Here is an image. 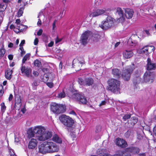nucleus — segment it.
<instances>
[{
  "label": "nucleus",
  "instance_id": "nucleus-43",
  "mask_svg": "<svg viewBox=\"0 0 156 156\" xmlns=\"http://www.w3.org/2000/svg\"><path fill=\"white\" fill-rule=\"evenodd\" d=\"M106 103V100L102 101L99 105V106L101 107L103 105H105Z\"/></svg>",
  "mask_w": 156,
  "mask_h": 156
},
{
  "label": "nucleus",
  "instance_id": "nucleus-42",
  "mask_svg": "<svg viewBox=\"0 0 156 156\" xmlns=\"http://www.w3.org/2000/svg\"><path fill=\"white\" fill-rule=\"evenodd\" d=\"M20 49L21 50V55L22 56L23 55H24L25 53V52L24 51V49L23 47H20Z\"/></svg>",
  "mask_w": 156,
  "mask_h": 156
},
{
  "label": "nucleus",
  "instance_id": "nucleus-22",
  "mask_svg": "<svg viewBox=\"0 0 156 156\" xmlns=\"http://www.w3.org/2000/svg\"><path fill=\"white\" fill-rule=\"evenodd\" d=\"M12 72V70H11L10 69H8L5 71V76L7 79L10 80L11 78Z\"/></svg>",
  "mask_w": 156,
  "mask_h": 156
},
{
  "label": "nucleus",
  "instance_id": "nucleus-27",
  "mask_svg": "<svg viewBox=\"0 0 156 156\" xmlns=\"http://www.w3.org/2000/svg\"><path fill=\"white\" fill-rule=\"evenodd\" d=\"M30 55L29 54H27L25 55L22 60V64L25 63L27 60L29 59Z\"/></svg>",
  "mask_w": 156,
  "mask_h": 156
},
{
  "label": "nucleus",
  "instance_id": "nucleus-9",
  "mask_svg": "<svg viewBox=\"0 0 156 156\" xmlns=\"http://www.w3.org/2000/svg\"><path fill=\"white\" fill-rule=\"evenodd\" d=\"M78 82L81 85L87 86L92 85L94 83V80L92 78H87L83 80L81 78H79Z\"/></svg>",
  "mask_w": 156,
  "mask_h": 156
},
{
  "label": "nucleus",
  "instance_id": "nucleus-47",
  "mask_svg": "<svg viewBox=\"0 0 156 156\" xmlns=\"http://www.w3.org/2000/svg\"><path fill=\"white\" fill-rule=\"evenodd\" d=\"M48 79V75L47 74H45L44 75L43 78V80L44 82H45L46 81H47Z\"/></svg>",
  "mask_w": 156,
  "mask_h": 156
},
{
  "label": "nucleus",
  "instance_id": "nucleus-39",
  "mask_svg": "<svg viewBox=\"0 0 156 156\" xmlns=\"http://www.w3.org/2000/svg\"><path fill=\"white\" fill-rule=\"evenodd\" d=\"M3 93V87L2 85H0V96H2Z\"/></svg>",
  "mask_w": 156,
  "mask_h": 156
},
{
  "label": "nucleus",
  "instance_id": "nucleus-33",
  "mask_svg": "<svg viewBox=\"0 0 156 156\" xmlns=\"http://www.w3.org/2000/svg\"><path fill=\"white\" fill-rule=\"evenodd\" d=\"M66 94L64 92L62 91L58 94V97L59 98H62L65 97Z\"/></svg>",
  "mask_w": 156,
  "mask_h": 156
},
{
  "label": "nucleus",
  "instance_id": "nucleus-15",
  "mask_svg": "<svg viewBox=\"0 0 156 156\" xmlns=\"http://www.w3.org/2000/svg\"><path fill=\"white\" fill-rule=\"evenodd\" d=\"M156 68V63H154L148 58L147 59V69L148 70H154Z\"/></svg>",
  "mask_w": 156,
  "mask_h": 156
},
{
  "label": "nucleus",
  "instance_id": "nucleus-19",
  "mask_svg": "<svg viewBox=\"0 0 156 156\" xmlns=\"http://www.w3.org/2000/svg\"><path fill=\"white\" fill-rule=\"evenodd\" d=\"M133 11L132 9H127L125 10V16L128 19H130L133 16Z\"/></svg>",
  "mask_w": 156,
  "mask_h": 156
},
{
  "label": "nucleus",
  "instance_id": "nucleus-34",
  "mask_svg": "<svg viewBox=\"0 0 156 156\" xmlns=\"http://www.w3.org/2000/svg\"><path fill=\"white\" fill-rule=\"evenodd\" d=\"M132 136V133L130 130H128L125 133V137L127 138H129L130 136Z\"/></svg>",
  "mask_w": 156,
  "mask_h": 156
},
{
  "label": "nucleus",
  "instance_id": "nucleus-55",
  "mask_svg": "<svg viewBox=\"0 0 156 156\" xmlns=\"http://www.w3.org/2000/svg\"><path fill=\"white\" fill-rule=\"evenodd\" d=\"M69 114H70L73 115H75V116L76 115V113L73 111H70L69 112Z\"/></svg>",
  "mask_w": 156,
  "mask_h": 156
},
{
  "label": "nucleus",
  "instance_id": "nucleus-3",
  "mask_svg": "<svg viewBox=\"0 0 156 156\" xmlns=\"http://www.w3.org/2000/svg\"><path fill=\"white\" fill-rule=\"evenodd\" d=\"M108 86L107 89L115 93H118L120 90V82L114 79H111L108 81Z\"/></svg>",
  "mask_w": 156,
  "mask_h": 156
},
{
  "label": "nucleus",
  "instance_id": "nucleus-37",
  "mask_svg": "<svg viewBox=\"0 0 156 156\" xmlns=\"http://www.w3.org/2000/svg\"><path fill=\"white\" fill-rule=\"evenodd\" d=\"M134 148V147L131 146V147H128L127 148H126V149L125 151L126 152H131L132 153L133 151H132L133 150Z\"/></svg>",
  "mask_w": 156,
  "mask_h": 156
},
{
  "label": "nucleus",
  "instance_id": "nucleus-5",
  "mask_svg": "<svg viewBox=\"0 0 156 156\" xmlns=\"http://www.w3.org/2000/svg\"><path fill=\"white\" fill-rule=\"evenodd\" d=\"M59 119L64 125L67 127H71L74 123V121L72 118L65 115L60 116Z\"/></svg>",
  "mask_w": 156,
  "mask_h": 156
},
{
  "label": "nucleus",
  "instance_id": "nucleus-18",
  "mask_svg": "<svg viewBox=\"0 0 156 156\" xmlns=\"http://www.w3.org/2000/svg\"><path fill=\"white\" fill-rule=\"evenodd\" d=\"M137 37L136 36L133 35L131 36L128 40V44L132 46L135 45L137 42L135 39Z\"/></svg>",
  "mask_w": 156,
  "mask_h": 156
},
{
  "label": "nucleus",
  "instance_id": "nucleus-12",
  "mask_svg": "<svg viewBox=\"0 0 156 156\" xmlns=\"http://www.w3.org/2000/svg\"><path fill=\"white\" fill-rule=\"evenodd\" d=\"M21 71L22 73H24L26 76L28 77L32 78V75L31 73L32 70L30 68H26L25 66L22 65L21 68Z\"/></svg>",
  "mask_w": 156,
  "mask_h": 156
},
{
  "label": "nucleus",
  "instance_id": "nucleus-52",
  "mask_svg": "<svg viewBox=\"0 0 156 156\" xmlns=\"http://www.w3.org/2000/svg\"><path fill=\"white\" fill-rule=\"evenodd\" d=\"M8 58L9 60H11L13 58V55H9L8 56Z\"/></svg>",
  "mask_w": 156,
  "mask_h": 156
},
{
  "label": "nucleus",
  "instance_id": "nucleus-13",
  "mask_svg": "<svg viewBox=\"0 0 156 156\" xmlns=\"http://www.w3.org/2000/svg\"><path fill=\"white\" fill-rule=\"evenodd\" d=\"M46 142H44L42 144L39 146V152L43 154H45L48 153V147Z\"/></svg>",
  "mask_w": 156,
  "mask_h": 156
},
{
  "label": "nucleus",
  "instance_id": "nucleus-56",
  "mask_svg": "<svg viewBox=\"0 0 156 156\" xmlns=\"http://www.w3.org/2000/svg\"><path fill=\"white\" fill-rule=\"evenodd\" d=\"M56 21V20H55L52 26H53V30H54V29L56 27L55 22Z\"/></svg>",
  "mask_w": 156,
  "mask_h": 156
},
{
  "label": "nucleus",
  "instance_id": "nucleus-62",
  "mask_svg": "<svg viewBox=\"0 0 156 156\" xmlns=\"http://www.w3.org/2000/svg\"><path fill=\"white\" fill-rule=\"evenodd\" d=\"M59 68H60V69H62V63L61 62H60V63L59 66Z\"/></svg>",
  "mask_w": 156,
  "mask_h": 156
},
{
  "label": "nucleus",
  "instance_id": "nucleus-8",
  "mask_svg": "<svg viewBox=\"0 0 156 156\" xmlns=\"http://www.w3.org/2000/svg\"><path fill=\"white\" fill-rule=\"evenodd\" d=\"M46 142L48 153H52L58 151V147L55 143L51 141Z\"/></svg>",
  "mask_w": 156,
  "mask_h": 156
},
{
  "label": "nucleus",
  "instance_id": "nucleus-60",
  "mask_svg": "<svg viewBox=\"0 0 156 156\" xmlns=\"http://www.w3.org/2000/svg\"><path fill=\"white\" fill-rule=\"evenodd\" d=\"M21 112H22V113L24 114L25 113L26 111V109L25 108H23L21 110Z\"/></svg>",
  "mask_w": 156,
  "mask_h": 156
},
{
  "label": "nucleus",
  "instance_id": "nucleus-30",
  "mask_svg": "<svg viewBox=\"0 0 156 156\" xmlns=\"http://www.w3.org/2000/svg\"><path fill=\"white\" fill-rule=\"evenodd\" d=\"M147 46L149 54L152 51H154L155 49V48L153 46L147 45Z\"/></svg>",
  "mask_w": 156,
  "mask_h": 156
},
{
  "label": "nucleus",
  "instance_id": "nucleus-4",
  "mask_svg": "<svg viewBox=\"0 0 156 156\" xmlns=\"http://www.w3.org/2000/svg\"><path fill=\"white\" fill-rule=\"evenodd\" d=\"M115 21V20L113 18L110 16H108L99 25V27L103 30H106L113 27Z\"/></svg>",
  "mask_w": 156,
  "mask_h": 156
},
{
  "label": "nucleus",
  "instance_id": "nucleus-44",
  "mask_svg": "<svg viewBox=\"0 0 156 156\" xmlns=\"http://www.w3.org/2000/svg\"><path fill=\"white\" fill-rule=\"evenodd\" d=\"M1 109L2 110L4 111L6 108V107L5 106V104L4 102H2L1 104Z\"/></svg>",
  "mask_w": 156,
  "mask_h": 156
},
{
  "label": "nucleus",
  "instance_id": "nucleus-63",
  "mask_svg": "<svg viewBox=\"0 0 156 156\" xmlns=\"http://www.w3.org/2000/svg\"><path fill=\"white\" fill-rule=\"evenodd\" d=\"M120 44V42H117L115 44V47H117Z\"/></svg>",
  "mask_w": 156,
  "mask_h": 156
},
{
  "label": "nucleus",
  "instance_id": "nucleus-58",
  "mask_svg": "<svg viewBox=\"0 0 156 156\" xmlns=\"http://www.w3.org/2000/svg\"><path fill=\"white\" fill-rule=\"evenodd\" d=\"M8 46L9 48H12L13 46V44L12 43H10Z\"/></svg>",
  "mask_w": 156,
  "mask_h": 156
},
{
  "label": "nucleus",
  "instance_id": "nucleus-7",
  "mask_svg": "<svg viewBox=\"0 0 156 156\" xmlns=\"http://www.w3.org/2000/svg\"><path fill=\"white\" fill-rule=\"evenodd\" d=\"M154 74L151 72H146L144 76L143 82L150 83L153 82L154 78Z\"/></svg>",
  "mask_w": 156,
  "mask_h": 156
},
{
  "label": "nucleus",
  "instance_id": "nucleus-1",
  "mask_svg": "<svg viewBox=\"0 0 156 156\" xmlns=\"http://www.w3.org/2000/svg\"><path fill=\"white\" fill-rule=\"evenodd\" d=\"M35 136L39 141H44L51 138L52 134L51 131H46L45 128L41 126H35L33 129H29L27 132V136L29 138Z\"/></svg>",
  "mask_w": 156,
  "mask_h": 156
},
{
  "label": "nucleus",
  "instance_id": "nucleus-14",
  "mask_svg": "<svg viewBox=\"0 0 156 156\" xmlns=\"http://www.w3.org/2000/svg\"><path fill=\"white\" fill-rule=\"evenodd\" d=\"M38 142L36 139L32 138L30 140L28 145V148L30 149H34L37 146Z\"/></svg>",
  "mask_w": 156,
  "mask_h": 156
},
{
  "label": "nucleus",
  "instance_id": "nucleus-41",
  "mask_svg": "<svg viewBox=\"0 0 156 156\" xmlns=\"http://www.w3.org/2000/svg\"><path fill=\"white\" fill-rule=\"evenodd\" d=\"M20 20L19 19H17L16 21V23L17 24V26H23V25L20 24Z\"/></svg>",
  "mask_w": 156,
  "mask_h": 156
},
{
  "label": "nucleus",
  "instance_id": "nucleus-49",
  "mask_svg": "<svg viewBox=\"0 0 156 156\" xmlns=\"http://www.w3.org/2000/svg\"><path fill=\"white\" fill-rule=\"evenodd\" d=\"M33 73V75L34 76H38L39 75L37 71H34Z\"/></svg>",
  "mask_w": 156,
  "mask_h": 156
},
{
  "label": "nucleus",
  "instance_id": "nucleus-26",
  "mask_svg": "<svg viewBox=\"0 0 156 156\" xmlns=\"http://www.w3.org/2000/svg\"><path fill=\"white\" fill-rule=\"evenodd\" d=\"M140 51L141 53H145L146 55L149 54L147 46L142 48L140 50Z\"/></svg>",
  "mask_w": 156,
  "mask_h": 156
},
{
  "label": "nucleus",
  "instance_id": "nucleus-29",
  "mask_svg": "<svg viewBox=\"0 0 156 156\" xmlns=\"http://www.w3.org/2000/svg\"><path fill=\"white\" fill-rule=\"evenodd\" d=\"M24 8L23 7H21L19 10L17 14V16L20 17L22 15Z\"/></svg>",
  "mask_w": 156,
  "mask_h": 156
},
{
  "label": "nucleus",
  "instance_id": "nucleus-6",
  "mask_svg": "<svg viewBox=\"0 0 156 156\" xmlns=\"http://www.w3.org/2000/svg\"><path fill=\"white\" fill-rule=\"evenodd\" d=\"M51 109L53 112L59 114L65 112L66 108L62 105L53 103L51 106Z\"/></svg>",
  "mask_w": 156,
  "mask_h": 156
},
{
  "label": "nucleus",
  "instance_id": "nucleus-38",
  "mask_svg": "<svg viewBox=\"0 0 156 156\" xmlns=\"http://www.w3.org/2000/svg\"><path fill=\"white\" fill-rule=\"evenodd\" d=\"M17 28H14V31L16 33H19L20 30H22V29H20L21 27L20 26H17Z\"/></svg>",
  "mask_w": 156,
  "mask_h": 156
},
{
  "label": "nucleus",
  "instance_id": "nucleus-36",
  "mask_svg": "<svg viewBox=\"0 0 156 156\" xmlns=\"http://www.w3.org/2000/svg\"><path fill=\"white\" fill-rule=\"evenodd\" d=\"M139 148L136 147H134V148L133 150V151L132 152V154H137L139 152Z\"/></svg>",
  "mask_w": 156,
  "mask_h": 156
},
{
  "label": "nucleus",
  "instance_id": "nucleus-51",
  "mask_svg": "<svg viewBox=\"0 0 156 156\" xmlns=\"http://www.w3.org/2000/svg\"><path fill=\"white\" fill-rule=\"evenodd\" d=\"M54 42L52 41H51L50 43H49L48 44V46L49 47H52L54 44Z\"/></svg>",
  "mask_w": 156,
  "mask_h": 156
},
{
  "label": "nucleus",
  "instance_id": "nucleus-57",
  "mask_svg": "<svg viewBox=\"0 0 156 156\" xmlns=\"http://www.w3.org/2000/svg\"><path fill=\"white\" fill-rule=\"evenodd\" d=\"M62 40V39H58V37L55 40V43H57L60 41H61Z\"/></svg>",
  "mask_w": 156,
  "mask_h": 156
},
{
  "label": "nucleus",
  "instance_id": "nucleus-20",
  "mask_svg": "<svg viewBox=\"0 0 156 156\" xmlns=\"http://www.w3.org/2000/svg\"><path fill=\"white\" fill-rule=\"evenodd\" d=\"M123 55L125 58L127 59L132 57L133 55V53L131 51L125 50L124 51Z\"/></svg>",
  "mask_w": 156,
  "mask_h": 156
},
{
  "label": "nucleus",
  "instance_id": "nucleus-11",
  "mask_svg": "<svg viewBox=\"0 0 156 156\" xmlns=\"http://www.w3.org/2000/svg\"><path fill=\"white\" fill-rule=\"evenodd\" d=\"M115 142L117 145L121 148H125L128 145L127 142L124 140L120 138H117Z\"/></svg>",
  "mask_w": 156,
  "mask_h": 156
},
{
  "label": "nucleus",
  "instance_id": "nucleus-10",
  "mask_svg": "<svg viewBox=\"0 0 156 156\" xmlns=\"http://www.w3.org/2000/svg\"><path fill=\"white\" fill-rule=\"evenodd\" d=\"M91 33L90 31H87L85 32L82 35L80 41V43L83 45L86 44L87 42V40Z\"/></svg>",
  "mask_w": 156,
  "mask_h": 156
},
{
  "label": "nucleus",
  "instance_id": "nucleus-32",
  "mask_svg": "<svg viewBox=\"0 0 156 156\" xmlns=\"http://www.w3.org/2000/svg\"><path fill=\"white\" fill-rule=\"evenodd\" d=\"M34 64L35 66L38 67H40L41 66V62L38 60H36L34 62Z\"/></svg>",
  "mask_w": 156,
  "mask_h": 156
},
{
  "label": "nucleus",
  "instance_id": "nucleus-23",
  "mask_svg": "<svg viewBox=\"0 0 156 156\" xmlns=\"http://www.w3.org/2000/svg\"><path fill=\"white\" fill-rule=\"evenodd\" d=\"M53 140L58 143L61 144L62 143V140L57 135H54L52 138Z\"/></svg>",
  "mask_w": 156,
  "mask_h": 156
},
{
  "label": "nucleus",
  "instance_id": "nucleus-61",
  "mask_svg": "<svg viewBox=\"0 0 156 156\" xmlns=\"http://www.w3.org/2000/svg\"><path fill=\"white\" fill-rule=\"evenodd\" d=\"M10 28L11 29H13V30H14V28H15V26H14V25H13L12 24L10 26Z\"/></svg>",
  "mask_w": 156,
  "mask_h": 156
},
{
  "label": "nucleus",
  "instance_id": "nucleus-35",
  "mask_svg": "<svg viewBox=\"0 0 156 156\" xmlns=\"http://www.w3.org/2000/svg\"><path fill=\"white\" fill-rule=\"evenodd\" d=\"M6 6L3 3L0 4V12H3L6 9Z\"/></svg>",
  "mask_w": 156,
  "mask_h": 156
},
{
  "label": "nucleus",
  "instance_id": "nucleus-40",
  "mask_svg": "<svg viewBox=\"0 0 156 156\" xmlns=\"http://www.w3.org/2000/svg\"><path fill=\"white\" fill-rule=\"evenodd\" d=\"M131 115H125L123 117V119L124 121H126L127 119L129 118L130 117Z\"/></svg>",
  "mask_w": 156,
  "mask_h": 156
},
{
  "label": "nucleus",
  "instance_id": "nucleus-53",
  "mask_svg": "<svg viewBox=\"0 0 156 156\" xmlns=\"http://www.w3.org/2000/svg\"><path fill=\"white\" fill-rule=\"evenodd\" d=\"M13 98V95L12 94H10L9 95V101H11L12 99Z\"/></svg>",
  "mask_w": 156,
  "mask_h": 156
},
{
  "label": "nucleus",
  "instance_id": "nucleus-46",
  "mask_svg": "<svg viewBox=\"0 0 156 156\" xmlns=\"http://www.w3.org/2000/svg\"><path fill=\"white\" fill-rule=\"evenodd\" d=\"M82 63L81 62H79L78 61H77V62L76 64V65H75L74 64L73 65V66H78L79 67L82 66Z\"/></svg>",
  "mask_w": 156,
  "mask_h": 156
},
{
  "label": "nucleus",
  "instance_id": "nucleus-54",
  "mask_svg": "<svg viewBox=\"0 0 156 156\" xmlns=\"http://www.w3.org/2000/svg\"><path fill=\"white\" fill-rule=\"evenodd\" d=\"M25 41L24 40H23L22 41L21 43L20 44V47H23L22 46L23 44L25 43Z\"/></svg>",
  "mask_w": 156,
  "mask_h": 156
},
{
  "label": "nucleus",
  "instance_id": "nucleus-16",
  "mask_svg": "<svg viewBox=\"0 0 156 156\" xmlns=\"http://www.w3.org/2000/svg\"><path fill=\"white\" fill-rule=\"evenodd\" d=\"M117 11L118 14L120 16L118 19L119 22L121 23L124 22L125 18L124 15H123V11L121 8H119L117 9Z\"/></svg>",
  "mask_w": 156,
  "mask_h": 156
},
{
  "label": "nucleus",
  "instance_id": "nucleus-28",
  "mask_svg": "<svg viewBox=\"0 0 156 156\" xmlns=\"http://www.w3.org/2000/svg\"><path fill=\"white\" fill-rule=\"evenodd\" d=\"M15 101L17 103L20 104L21 103V97L17 94H15Z\"/></svg>",
  "mask_w": 156,
  "mask_h": 156
},
{
  "label": "nucleus",
  "instance_id": "nucleus-50",
  "mask_svg": "<svg viewBox=\"0 0 156 156\" xmlns=\"http://www.w3.org/2000/svg\"><path fill=\"white\" fill-rule=\"evenodd\" d=\"M38 42V40L37 38H36L34 40V44L35 45H37Z\"/></svg>",
  "mask_w": 156,
  "mask_h": 156
},
{
  "label": "nucleus",
  "instance_id": "nucleus-17",
  "mask_svg": "<svg viewBox=\"0 0 156 156\" xmlns=\"http://www.w3.org/2000/svg\"><path fill=\"white\" fill-rule=\"evenodd\" d=\"M105 11L103 9H97L95 11L91 12L90 16L92 17H96L101 15L105 12Z\"/></svg>",
  "mask_w": 156,
  "mask_h": 156
},
{
  "label": "nucleus",
  "instance_id": "nucleus-31",
  "mask_svg": "<svg viewBox=\"0 0 156 156\" xmlns=\"http://www.w3.org/2000/svg\"><path fill=\"white\" fill-rule=\"evenodd\" d=\"M5 52V50L3 48H1L0 49V58H1L4 55Z\"/></svg>",
  "mask_w": 156,
  "mask_h": 156
},
{
  "label": "nucleus",
  "instance_id": "nucleus-2",
  "mask_svg": "<svg viewBox=\"0 0 156 156\" xmlns=\"http://www.w3.org/2000/svg\"><path fill=\"white\" fill-rule=\"evenodd\" d=\"M134 69V65L127 68L123 70L122 73L121 75L120 72L118 69H115L112 70V73L114 76L117 78L120 77L122 76L123 78L126 80H129L130 78V73L133 71Z\"/></svg>",
  "mask_w": 156,
  "mask_h": 156
},
{
  "label": "nucleus",
  "instance_id": "nucleus-48",
  "mask_svg": "<svg viewBox=\"0 0 156 156\" xmlns=\"http://www.w3.org/2000/svg\"><path fill=\"white\" fill-rule=\"evenodd\" d=\"M43 30L42 29H40L37 32V35L38 36H40L41 35Z\"/></svg>",
  "mask_w": 156,
  "mask_h": 156
},
{
  "label": "nucleus",
  "instance_id": "nucleus-21",
  "mask_svg": "<svg viewBox=\"0 0 156 156\" xmlns=\"http://www.w3.org/2000/svg\"><path fill=\"white\" fill-rule=\"evenodd\" d=\"M37 18L38 19V21L37 23V25L40 26L41 25V19L44 20L45 18V16L43 15V13L42 12H39Z\"/></svg>",
  "mask_w": 156,
  "mask_h": 156
},
{
  "label": "nucleus",
  "instance_id": "nucleus-45",
  "mask_svg": "<svg viewBox=\"0 0 156 156\" xmlns=\"http://www.w3.org/2000/svg\"><path fill=\"white\" fill-rule=\"evenodd\" d=\"M47 85L49 87L52 88L53 87V84L51 82H48L46 83Z\"/></svg>",
  "mask_w": 156,
  "mask_h": 156
},
{
  "label": "nucleus",
  "instance_id": "nucleus-24",
  "mask_svg": "<svg viewBox=\"0 0 156 156\" xmlns=\"http://www.w3.org/2000/svg\"><path fill=\"white\" fill-rule=\"evenodd\" d=\"M79 101H78L79 103H82L83 104H86L87 103V101L86 98L83 95H81L80 98H79Z\"/></svg>",
  "mask_w": 156,
  "mask_h": 156
},
{
  "label": "nucleus",
  "instance_id": "nucleus-25",
  "mask_svg": "<svg viewBox=\"0 0 156 156\" xmlns=\"http://www.w3.org/2000/svg\"><path fill=\"white\" fill-rule=\"evenodd\" d=\"M81 95L77 93H74L71 96V98L76 101H79V98L81 96Z\"/></svg>",
  "mask_w": 156,
  "mask_h": 156
},
{
  "label": "nucleus",
  "instance_id": "nucleus-64",
  "mask_svg": "<svg viewBox=\"0 0 156 156\" xmlns=\"http://www.w3.org/2000/svg\"><path fill=\"white\" fill-rule=\"evenodd\" d=\"M145 33L148 35H150V33L149 31L148 30H145Z\"/></svg>",
  "mask_w": 156,
  "mask_h": 156
},
{
  "label": "nucleus",
  "instance_id": "nucleus-59",
  "mask_svg": "<svg viewBox=\"0 0 156 156\" xmlns=\"http://www.w3.org/2000/svg\"><path fill=\"white\" fill-rule=\"evenodd\" d=\"M133 123L134 124H135V123H136L138 121L137 119H136L134 118H133Z\"/></svg>",
  "mask_w": 156,
  "mask_h": 156
}]
</instances>
